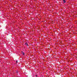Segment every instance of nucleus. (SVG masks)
Returning a JSON list of instances; mask_svg holds the SVG:
<instances>
[{"label":"nucleus","instance_id":"3","mask_svg":"<svg viewBox=\"0 0 77 77\" xmlns=\"http://www.w3.org/2000/svg\"><path fill=\"white\" fill-rule=\"evenodd\" d=\"M25 45H26L27 46L28 45V44H27V43H25Z\"/></svg>","mask_w":77,"mask_h":77},{"label":"nucleus","instance_id":"5","mask_svg":"<svg viewBox=\"0 0 77 77\" xmlns=\"http://www.w3.org/2000/svg\"><path fill=\"white\" fill-rule=\"evenodd\" d=\"M36 77H37V75H36Z\"/></svg>","mask_w":77,"mask_h":77},{"label":"nucleus","instance_id":"2","mask_svg":"<svg viewBox=\"0 0 77 77\" xmlns=\"http://www.w3.org/2000/svg\"><path fill=\"white\" fill-rule=\"evenodd\" d=\"M63 3H65L66 2V1L65 0H63Z\"/></svg>","mask_w":77,"mask_h":77},{"label":"nucleus","instance_id":"1","mask_svg":"<svg viewBox=\"0 0 77 77\" xmlns=\"http://www.w3.org/2000/svg\"><path fill=\"white\" fill-rule=\"evenodd\" d=\"M22 54H23V55H24V54H25V53L24 52H22Z\"/></svg>","mask_w":77,"mask_h":77},{"label":"nucleus","instance_id":"4","mask_svg":"<svg viewBox=\"0 0 77 77\" xmlns=\"http://www.w3.org/2000/svg\"><path fill=\"white\" fill-rule=\"evenodd\" d=\"M16 63H18V61H16Z\"/></svg>","mask_w":77,"mask_h":77}]
</instances>
